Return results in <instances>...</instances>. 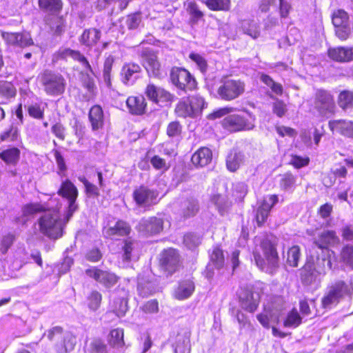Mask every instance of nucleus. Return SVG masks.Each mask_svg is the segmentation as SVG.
I'll list each match as a JSON object with an SVG mask.
<instances>
[{"label":"nucleus","mask_w":353,"mask_h":353,"mask_svg":"<svg viewBox=\"0 0 353 353\" xmlns=\"http://www.w3.org/2000/svg\"><path fill=\"white\" fill-rule=\"evenodd\" d=\"M57 193L63 198H65L68 203L63 219L61 218L59 212L60 205L56 198H50L48 202L43 203H28L22 208L24 216L43 212L38 219L39 231L43 235L52 239H57L63 236L65 226L73 216L74 212L78 209V205L76 203L78 190L70 180L66 179L61 183Z\"/></svg>","instance_id":"f257e3e1"},{"label":"nucleus","mask_w":353,"mask_h":353,"mask_svg":"<svg viewBox=\"0 0 353 353\" xmlns=\"http://www.w3.org/2000/svg\"><path fill=\"white\" fill-rule=\"evenodd\" d=\"M276 245L277 239L270 235L266 236L261 243L263 256L259 252H254V259L257 267L270 274H274L279 266Z\"/></svg>","instance_id":"f03ea898"},{"label":"nucleus","mask_w":353,"mask_h":353,"mask_svg":"<svg viewBox=\"0 0 353 353\" xmlns=\"http://www.w3.org/2000/svg\"><path fill=\"white\" fill-rule=\"evenodd\" d=\"M53 343L57 353H68L74 350L77 343L76 336L70 332H64L61 326H54L44 334Z\"/></svg>","instance_id":"7ed1b4c3"},{"label":"nucleus","mask_w":353,"mask_h":353,"mask_svg":"<svg viewBox=\"0 0 353 353\" xmlns=\"http://www.w3.org/2000/svg\"><path fill=\"white\" fill-rule=\"evenodd\" d=\"M207 106L204 99L200 95H192L181 99L175 108V113L179 117L194 118L199 116Z\"/></svg>","instance_id":"20e7f679"},{"label":"nucleus","mask_w":353,"mask_h":353,"mask_svg":"<svg viewBox=\"0 0 353 353\" xmlns=\"http://www.w3.org/2000/svg\"><path fill=\"white\" fill-rule=\"evenodd\" d=\"M40 82L48 95H59L65 90V81L60 74L46 70L40 77Z\"/></svg>","instance_id":"39448f33"},{"label":"nucleus","mask_w":353,"mask_h":353,"mask_svg":"<svg viewBox=\"0 0 353 353\" xmlns=\"http://www.w3.org/2000/svg\"><path fill=\"white\" fill-rule=\"evenodd\" d=\"M245 87L244 82L239 79H227L221 81L217 94L222 100L232 101L244 93Z\"/></svg>","instance_id":"423d86ee"},{"label":"nucleus","mask_w":353,"mask_h":353,"mask_svg":"<svg viewBox=\"0 0 353 353\" xmlns=\"http://www.w3.org/2000/svg\"><path fill=\"white\" fill-rule=\"evenodd\" d=\"M332 95L326 90H318L314 96V108L319 115L328 117L335 111Z\"/></svg>","instance_id":"0eeeda50"},{"label":"nucleus","mask_w":353,"mask_h":353,"mask_svg":"<svg viewBox=\"0 0 353 353\" xmlns=\"http://www.w3.org/2000/svg\"><path fill=\"white\" fill-rule=\"evenodd\" d=\"M170 79L177 88L185 92L193 90L196 87L194 77L185 68H173L170 72Z\"/></svg>","instance_id":"6e6552de"},{"label":"nucleus","mask_w":353,"mask_h":353,"mask_svg":"<svg viewBox=\"0 0 353 353\" xmlns=\"http://www.w3.org/2000/svg\"><path fill=\"white\" fill-rule=\"evenodd\" d=\"M281 302V299H276L274 302L265 305L263 312L257 315L258 321L264 327L268 328L270 322H279V317L282 314L283 310Z\"/></svg>","instance_id":"1a4fd4ad"},{"label":"nucleus","mask_w":353,"mask_h":353,"mask_svg":"<svg viewBox=\"0 0 353 353\" xmlns=\"http://www.w3.org/2000/svg\"><path fill=\"white\" fill-rule=\"evenodd\" d=\"M85 273L87 276L106 288H112L118 281V277L114 273L100 269L97 266H90L85 270Z\"/></svg>","instance_id":"9d476101"},{"label":"nucleus","mask_w":353,"mask_h":353,"mask_svg":"<svg viewBox=\"0 0 353 353\" xmlns=\"http://www.w3.org/2000/svg\"><path fill=\"white\" fill-rule=\"evenodd\" d=\"M254 119L249 116L245 117L239 114H231L223 121V126L232 132L249 130L254 128Z\"/></svg>","instance_id":"9b49d317"},{"label":"nucleus","mask_w":353,"mask_h":353,"mask_svg":"<svg viewBox=\"0 0 353 353\" xmlns=\"http://www.w3.org/2000/svg\"><path fill=\"white\" fill-rule=\"evenodd\" d=\"M159 192L145 185H141L133 192V199L139 207H149L157 203Z\"/></svg>","instance_id":"f8f14e48"},{"label":"nucleus","mask_w":353,"mask_h":353,"mask_svg":"<svg viewBox=\"0 0 353 353\" xmlns=\"http://www.w3.org/2000/svg\"><path fill=\"white\" fill-rule=\"evenodd\" d=\"M163 221L162 219L156 216L142 218L135 228L139 233L145 236L154 235L163 230Z\"/></svg>","instance_id":"ddd939ff"},{"label":"nucleus","mask_w":353,"mask_h":353,"mask_svg":"<svg viewBox=\"0 0 353 353\" xmlns=\"http://www.w3.org/2000/svg\"><path fill=\"white\" fill-rule=\"evenodd\" d=\"M160 264L161 268L168 274L175 272L180 265L178 252L173 248L165 250L161 254Z\"/></svg>","instance_id":"4468645a"},{"label":"nucleus","mask_w":353,"mask_h":353,"mask_svg":"<svg viewBox=\"0 0 353 353\" xmlns=\"http://www.w3.org/2000/svg\"><path fill=\"white\" fill-rule=\"evenodd\" d=\"M1 37L6 43L14 47L26 48L34 44L30 34L28 32H2Z\"/></svg>","instance_id":"2eb2a0df"},{"label":"nucleus","mask_w":353,"mask_h":353,"mask_svg":"<svg viewBox=\"0 0 353 353\" xmlns=\"http://www.w3.org/2000/svg\"><path fill=\"white\" fill-rule=\"evenodd\" d=\"M132 231L130 225L123 221L118 220L113 225H108L103 228L104 237L110 239H117L119 237L128 236Z\"/></svg>","instance_id":"dca6fc26"},{"label":"nucleus","mask_w":353,"mask_h":353,"mask_svg":"<svg viewBox=\"0 0 353 353\" xmlns=\"http://www.w3.org/2000/svg\"><path fill=\"white\" fill-rule=\"evenodd\" d=\"M157 290V279L150 274H139L137 279V291L140 296L146 297Z\"/></svg>","instance_id":"f3484780"},{"label":"nucleus","mask_w":353,"mask_h":353,"mask_svg":"<svg viewBox=\"0 0 353 353\" xmlns=\"http://www.w3.org/2000/svg\"><path fill=\"white\" fill-rule=\"evenodd\" d=\"M141 72V68L139 64L134 63H125L121 70V80L126 85H132L139 79Z\"/></svg>","instance_id":"a211bd4d"},{"label":"nucleus","mask_w":353,"mask_h":353,"mask_svg":"<svg viewBox=\"0 0 353 353\" xmlns=\"http://www.w3.org/2000/svg\"><path fill=\"white\" fill-rule=\"evenodd\" d=\"M145 94L150 100L156 103L171 101L174 97L169 92L153 83L147 85Z\"/></svg>","instance_id":"6ab92c4d"},{"label":"nucleus","mask_w":353,"mask_h":353,"mask_svg":"<svg viewBox=\"0 0 353 353\" xmlns=\"http://www.w3.org/2000/svg\"><path fill=\"white\" fill-rule=\"evenodd\" d=\"M260 299L258 292L251 290H245L239 294L241 307L249 312H254L257 309Z\"/></svg>","instance_id":"aec40b11"},{"label":"nucleus","mask_w":353,"mask_h":353,"mask_svg":"<svg viewBox=\"0 0 353 353\" xmlns=\"http://www.w3.org/2000/svg\"><path fill=\"white\" fill-rule=\"evenodd\" d=\"M327 288L341 299L345 296H350L353 294V276L347 283L339 279L336 280L332 282Z\"/></svg>","instance_id":"412c9836"},{"label":"nucleus","mask_w":353,"mask_h":353,"mask_svg":"<svg viewBox=\"0 0 353 353\" xmlns=\"http://www.w3.org/2000/svg\"><path fill=\"white\" fill-rule=\"evenodd\" d=\"M143 66L150 75L159 77L161 75V65L157 56L150 51L145 50L143 54Z\"/></svg>","instance_id":"4be33fe9"},{"label":"nucleus","mask_w":353,"mask_h":353,"mask_svg":"<svg viewBox=\"0 0 353 353\" xmlns=\"http://www.w3.org/2000/svg\"><path fill=\"white\" fill-rule=\"evenodd\" d=\"M339 239L336 232L333 230H324L318 234V238H315L314 243L321 249H326L330 245L337 243Z\"/></svg>","instance_id":"5701e85b"},{"label":"nucleus","mask_w":353,"mask_h":353,"mask_svg":"<svg viewBox=\"0 0 353 353\" xmlns=\"http://www.w3.org/2000/svg\"><path fill=\"white\" fill-rule=\"evenodd\" d=\"M329 57L338 62H348L353 60V47H337L328 50Z\"/></svg>","instance_id":"b1692460"},{"label":"nucleus","mask_w":353,"mask_h":353,"mask_svg":"<svg viewBox=\"0 0 353 353\" xmlns=\"http://www.w3.org/2000/svg\"><path fill=\"white\" fill-rule=\"evenodd\" d=\"M329 127L333 132L342 135L353 137V122L347 120H333L329 121Z\"/></svg>","instance_id":"393cba45"},{"label":"nucleus","mask_w":353,"mask_h":353,"mask_svg":"<svg viewBox=\"0 0 353 353\" xmlns=\"http://www.w3.org/2000/svg\"><path fill=\"white\" fill-rule=\"evenodd\" d=\"M212 159V151L206 147H202L196 150L192 157V162L196 167H204L208 165Z\"/></svg>","instance_id":"a878e982"},{"label":"nucleus","mask_w":353,"mask_h":353,"mask_svg":"<svg viewBox=\"0 0 353 353\" xmlns=\"http://www.w3.org/2000/svg\"><path fill=\"white\" fill-rule=\"evenodd\" d=\"M245 160V154L242 152L233 150L226 158V167L230 172H236L243 165Z\"/></svg>","instance_id":"bb28decb"},{"label":"nucleus","mask_w":353,"mask_h":353,"mask_svg":"<svg viewBox=\"0 0 353 353\" xmlns=\"http://www.w3.org/2000/svg\"><path fill=\"white\" fill-rule=\"evenodd\" d=\"M129 111L133 114H143L145 112L146 102L143 96L129 97L126 101Z\"/></svg>","instance_id":"cd10ccee"},{"label":"nucleus","mask_w":353,"mask_h":353,"mask_svg":"<svg viewBox=\"0 0 353 353\" xmlns=\"http://www.w3.org/2000/svg\"><path fill=\"white\" fill-rule=\"evenodd\" d=\"M338 105L345 113L353 117V92L341 91L338 97Z\"/></svg>","instance_id":"c85d7f7f"},{"label":"nucleus","mask_w":353,"mask_h":353,"mask_svg":"<svg viewBox=\"0 0 353 353\" xmlns=\"http://www.w3.org/2000/svg\"><path fill=\"white\" fill-rule=\"evenodd\" d=\"M88 117L92 130H97L103 127L104 116L100 105H93L90 110Z\"/></svg>","instance_id":"c756f323"},{"label":"nucleus","mask_w":353,"mask_h":353,"mask_svg":"<svg viewBox=\"0 0 353 353\" xmlns=\"http://www.w3.org/2000/svg\"><path fill=\"white\" fill-rule=\"evenodd\" d=\"M199 210V202L195 199H188L181 205L180 215L184 219L195 216Z\"/></svg>","instance_id":"7c9ffc66"},{"label":"nucleus","mask_w":353,"mask_h":353,"mask_svg":"<svg viewBox=\"0 0 353 353\" xmlns=\"http://www.w3.org/2000/svg\"><path fill=\"white\" fill-rule=\"evenodd\" d=\"M194 291V283L192 281L188 279L179 283L178 288L175 290L174 296L178 300L188 299Z\"/></svg>","instance_id":"2f4dec72"},{"label":"nucleus","mask_w":353,"mask_h":353,"mask_svg":"<svg viewBox=\"0 0 353 353\" xmlns=\"http://www.w3.org/2000/svg\"><path fill=\"white\" fill-rule=\"evenodd\" d=\"M321 275L316 272L315 268L311 265V261H308L304 266L301 274V281L304 285H309L312 283H319Z\"/></svg>","instance_id":"473e14b6"},{"label":"nucleus","mask_w":353,"mask_h":353,"mask_svg":"<svg viewBox=\"0 0 353 353\" xmlns=\"http://www.w3.org/2000/svg\"><path fill=\"white\" fill-rule=\"evenodd\" d=\"M101 32L96 28L85 30L79 39L80 43L88 47L94 46L100 39Z\"/></svg>","instance_id":"72a5a7b5"},{"label":"nucleus","mask_w":353,"mask_h":353,"mask_svg":"<svg viewBox=\"0 0 353 353\" xmlns=\"http://www.w3.org/2000/svg\"><path fill=\"white\" fill-rule=\"evenodd\" d=\"M311 265L315 268L316 272L321 276H324L327 269H332V261L330 254H323L322 256H318L316 261L311 262Z\"/></svg>","instance_id":"f704fd0d"},{"label":"nucleus","mask_w":353,"mask_h":353,"mask_svg":"<svg viewBox=\"0 0 353 353\" xmlns=\"http://www.w3.org/2000/svg\"><path fill=\"white\" fill-rule=\"evenodd\" d=\"M142 21L141 12H134L126 16L121 22L122 23L121 27L124 28L126 27L128 30H137L140 26Z\"/></svg>","instance_id":"c9c22d12"},{"label":"nucleus","mask_w":353,"mask_h":353,"mask_svg":"<svg viewBox=\"0 0 353 353\" xmlns=\"http://www.w3.org/2000/svg\"><path fill=\"white\" fill-rule=\"evenodd\" d=\"M123 330L116 328L110 331L108 336L109 344L114 348H121L124 346Z\"/></svg>","instance_id":"e433bc0d"},{"label":"nucleus","mask_w":353,"mask_h":353,"mask_svg":"<svg viewBox=\"0 0 353 353\" xmlns=\"http://www.w3.org/2000/svg\"><path fill=\"white\" fill-rule=\"evenodd\" d=\"M241 28L243 32L253 39H256L260 35V28L257 23L254 20L245 19L241 22Z\"/></svg>","instance_id":"4c0bfd02"},{"label":"nucleus","mask_w":353,"mask_h":353,"mask_svg":"<svg viewBox=\"0 0 353 353\" xmlns=\"http://www.w3.org/2000/svg\"><path fill=\"white\" fill-rule=\"evenodd\" d=\"M20 151L17 148H11L2 151L0 158L6 163L15 164L19 161Z\"/></svg>","instance_id":"58836bf2"},{"label":"nucleus","mask_w":353,"mask_h":353,"mask_svg":"<svg viewBox=\"0 0 353 353\" xmlns=\"http://www.w3.org/2000/svg\"><path fill=\"white\" fill-rule=\"evenodd\" d=\"M112 312L118 316H123L128 310L127 301L123 297L114 299L111 303Z\"/></svg>","instance_id":"ea45409f"},{"label":"nucleus","mask_w":353,"mask_h":353,"mask_svg":"<svg viewBox=\"0 0 353 353\" xmlns=\"http://www.w3.org/2000/svg\"><path fill=\"white\" fill-rule=\"evenodd\" d=\"M208 8L214 11H228L230 0H203Z\"/></svg>","instance_id":"a19ab883"},{"label":"nucleus","mask_w":353,"mask_h":353,"mask_svg":"<svg viewBox=\"0 0 353 353\" xmlns=\"http://www.w3.org/2000/svg\"><path fill=\"white\" fill-rule=\"evenodd\" d=\"M296 181V176L292 173H285L280 179V188L284 191H292L294 188Z\"/></svg>","instance_id":"79ce46f5"},{"label":"nucleus","mask_w":353,"mask_h":353,"mask_svg":"<svg viewBox=\"0 0 353 353\" xmlns=\"http://www.w3.org/2000/svg\"><path fill=\"white\" fill-rule=\"evenodd\" d=\"M341 300V299L327 288V291L321 299V304L323 308L330 309L334 305L338 304Z\"/></svg>","instance_id":"37998d69"},{"label":"nucleus","mask_w":353,"mask_h":353,"mask_svg":"<svg viewBox=\"0 0 353 353\" xmlns=\"http://www.w3.org/2000/svg\"><path fill=\"white\" fill-rule=\"evenodd\" d=\"M46 105V103L42 102L34 103L28 105V111L29 115L37 119H43L44 110Z\"/></svg>","instance_id":"c03bdc74"},{"label":"nucleus","mask_w":353,"mask_h":353,"mask_svg":"<svg viewBox=\"0 0 353 353\" xmlns=\"http://www.w3.org/2000/svg\"><path fill=\"white\" fill-rule=\"evenodd\" d=\"M348 14L346 12L342 10H339L333 14L332 23L335 28L345 27L349 25Z\"/></svg>","instance_id":"a18cd8bd"},{"label":"nucleus","mask_w":353,"mask_h":353,"mask_svg":"<svg viewBox=\"0 0 353 353\" xmlns=\"http://www.w3.org/2000/svg\"><path fill=\"white\" fill-rule=\"evenodd\" d=\"M138 245V243L131 239H128L125 240L124 245L123 246V260L125 261H129L131 260L132 256V252Z\"/></svg>","instance_id":"49530a36"},{"label":"nucleus","mask_w":353,"mask_h":353,"mask_svg":"<svg viewBox=\"0 0 353 353\" xmlns=\"http://www.w3.org/2000/svg\"><path fill=\"white\" fill-rule=\"evenodd\" d=\"M39 7L46 11L57 12L61 8V0H39Z\"/></svg>","instance_id":"de8ad7c7"},{"label":"nucleus","mask_w":353,"mask_h":353,"mask_svg":"<svg viewBox=\"0 0 353 353\" xmlns=\"http://www.w3.org/2000/svg\"><path fill=\"white\" fill-rule=\"evenodd\" d=\"M210 261L216 268L220 269L224 265V256L223 251L219 248H214L210 254Z\"/></svg>","instance_id":"09e8293b"},{"label":"nucleus","mask_w":353,"mask_h":353,"mask_svg":"<svg viewBox=\"0 0 353 353\" xmlns=\"http://www.w3.org/2000/svg\"><path fill=\"white\" fill-rule=\"evenodd\" d=\"M212 201L216 206L221 214H223L230 205L227 199L220 194L214 195Z\"/></svg>","instance_id":"8fccbe9b"},{"label":"nucleus","mask_w":353,"mask_h":353,"mask_svg":"<svg viewBox=\"0 0 353 353\" xmlns=\"http://www.w3.org/2000/svg\"><path fill=\"white\" fill-rule=\"evenodd\" d=\"M300 258V249L297 245H294L290 248L287 253V263L292 267H297Z\"/></svg>","instance_id":"3c124183"},{"label":"nucleus","mask_w":353,"mask_h":353,"mask_svg":"<svg viewBox=\"0 0 353 353\" xmlns=\"http://www.w3.org/2000/svg\"><path fill=\"white\" fill-rule=\"evenodd\" d=\"M301 323V317L296 310H292L284 321V325L288 327H296Z\"/></svg>","instance_id":"603ef678"},{"label":"nucleus","mask_w":353,"mask_h":353,"mask_svg":"<svg viewBox=\"0 0 353 353\" xmlns=\"http://www.w3.org/2000/svg\"><path fill=\"white\" fill-rule=\"evenodd\" d=\"M341 255L343 262L353 270V245L343 247Z\"/></svg>","instance_id":"864d4df0"},{"label":"nucleus","mask_w":353,"mask_h":353,"mask_svg":"<svg viewBox=\"0 0 353 353\" xmlns=\"http://www.w3.org/2000/svg\"><path fill=\"white\" fill-rule=\"evenodd\" d=\"M16 94V90L10 82L0 83V97L9 99L14 97Z\"/></svg>","instance_id":"5fc2aeb1"},{"label":"nucleus","mask_w":353,"mask_h":353,"mask_svg":"<svg viewBox=\"0 0 353 353\" xmlns=\"http://www.w3.org/2000/svg\"><path fill=\"white\" fill-rule=\"evenodd\" d=\"M114 58L112 55H109L105 60L103 65V79L108 86L110 85V74Z\"/></svg>","instance_id":"6e6d98bb"},{"label":"nucleus","mask_w":353,"mask_h":353,"mask_svg":"<svg viewBox=\"0 0 353 353\" xmlns=\"http://www.w3.org/2000/svg\"><path fill=\"white\" fill-rule=\"evenodd\" d=\"M185 6L187 11L194 20L198 21L203 17V12L199 10L198 5L194 1L188 0Z\"/></svg>","instance_id":"4d7b16f0"},{"label":"nucleus","mask_w":353,"mask_h":353,"mask_svg":"<svg viewBox=\"0 0 353 353\" xmlns=\"http://www.w3.org/2000/svg\"><path fill=\"white\" fill-rule=\"evenodd\" d=\"M201 238L194 233H188L184 236L183 243L189 249H193L201 243Z\"/></svg>","instance_id":"13d9d810"},{"label":"nucleus","mask_w":353,"mask_h":353,"mask_svg":"<svg viewBox=\"0 0 353 353\" xmlns=\"http://www.w3.org/2000/svg\"><path fill=\"white\" fill-rule=\"evenodd\" d=\"M102 296L101 294L96 291H92L90 294L88 296V307L90 310L96 311L100 306Z\"/></svg>","instance_id":"bf43d9fd"},{"label":"nucleus","mask_w":353,"mask_h":353,"mask_svg":"<svg viewBox=\"0 0 353 353\" xmlns=\"http://www.w3.org/2000/svg\"><path fill=\"white\" fill-rule=\"evenodd\" d=\"M309 163L310 158L308 157H301L296 154H292L289 161V163L296 169L307 166Z\"/></svg>","instance_id":"052dcab7"},{"label":"nucleus","mask_w":353,"mask_h":353,"mask_svg":"<svg viewBox=\"0 0 353 353\" xmlns=\"http://www.w3.org/2000/svg\"><path fill=\"white\" fill-rule=\"evenodd\" d=\"M182 132V125L179 121L170 122L166 129V134L169 137H180Z\"/></svg>","instance_id":"680f3d73"},{"label":"nucleus","mask_w":353,"mask_h":353,"mask_svg":"<svg viewBox=\"0 0 353 353\" xmlns=\"http://www.w3.org/2000/svg\"><path fill=\"white\" fill-rule=\"evenodd\" d=\"M270 211L268 203H262L258 208L256 215V219L259 225L263 223L267 219Z\"/></svg>","instance_id":"e2e57ef3"},{"label":"nucleus","mask_w":353,"mask_h":353,"mask_svg":"<svg viewBox=\"0 0 353 353\" xmlns=\"http://www.w3.org/2000/svg\"><path fill=\"white\" fill-rule=\"evenodd\" d=\"M14 240V236L13 234H8L5 235L1 241L0 252L3 254H6L12 245Z\"/></svg>","instance_id":"0e129e2a"},{"label":"nucleus","mask_w":353,"mask_h":353,"mask_svg":"<svg viewBox=\"0 0 353 353\" xmlns=\"http://www.w3.org/2000/svg\"><path fill=\"white\" fill-rule=\"evenodd\" d=\"M85 257L88 261L96 263L102 258V253L99 248H94L86 252Z\"/></svg>","instance_id":"69168bd1"},{"label":"nucleus","mask_w":353,"mask_h":353,"mask_svg":"<svg viewBox=\"0 0 353 353\" xmlns=\"http://www.w3.org/2000/svg\"><path fill=\"white\" fill-rule=\"evenodd\" d=\"M189 57L196 63L202 72H205L206 71L208 64L205 59L202 56L196 53H191Z\"/></svg>","instance_id":"338daca9"},{"label":"nucleus","mask_w":353,"mask_h":353,"mask_svg":"<svg viewBox=\"0 0 353 353\" xmlns=\"http://www.w3.org/2000/svg\"><path fill=\"white\" fill-rule=\"evenodd\" d=\"M92 353H107L105 344L99 339L94 340L91 343Z\"/></svg>","instance_id":"774afa93"}]
</instances>
